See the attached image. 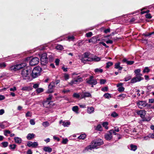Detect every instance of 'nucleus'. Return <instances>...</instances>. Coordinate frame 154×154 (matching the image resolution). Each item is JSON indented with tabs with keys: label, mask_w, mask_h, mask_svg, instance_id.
Masks as SVG:
<instances>
[{
	"label": "nucleus",
	"mask_w": 154,
	"mask_h": 154,
	"mask_svg": "<svg viewBox=\"0 0 154 154\" xmlns=\"http://www.w3.org/2000/svg\"><path fill=\"white\" fill-rule=\"evenodd\" d=\"M137 104L139 108L142 109L144 107H146V102L144 101H140L137 102Z\"/></svg>",
	"instance_id": "1a4fd4ad"
},
{
	"label": "nucleus",
	"mask_w": 154,
	"mask_h": 154,
	"mask_svg": "<svg viewBox=\"0 0 154 154\" xmlns=\"http://www.w3.org/2000/svg\"><path fill=\"white\" fill-rule=\"evenodd\" d=\"M150 71V69L148 68V67H146L144 69H143V73H148Z\"/></svg>",
	"instance_id": "473e14b6"
},
{
	"label": "nucleus",
	"mask_w": 154,
	"mask_h": 154,
	"mask_svg": "<svg viewBox=\"0 0 154 154\" xmlns=\"http://www.w3.org/2000/svg\"><path fill=\"white\" fill-rule=\"evenodd\" d=\"M89 54L88 53L86 52L84 54V56L82 57V58H84L85 59L86 58H87L89 57Z\"/></svg>",
	"instance_id": "c9c22d12"
},
{
	"label": "nucleus",
	"mask_w": 154,
	"mask_h": 154,
	"mask_svg": "<svg viewBox=\"0 0 154 154\" xmlns=\"http://www.w3.org/2000/svg\"><path fill=\"white\" fill-rule=\"evenodd\" d=\"M82 98H84L85 97H91V94L88 92H85L83 95H81Z\"/></svg>",
	"instance_id": "2eb2a0df"
},
{
	"label": "nucleus",
	"mask_w": 154,
	"mask_h": 154,
	"mask_svg": "<svg viewBox=\"0 0 154 154\" xmlns=\"http://www.w3.org/2000/svg\"><path fill=\"white\" fill-rule=\"evenodd\" d=\"M64 77L65 80H67L69 78V75L68 74L65 73L64 74Z\"/></svg>",
	"instance_id": "c03bdc74"
},
{
	"label": "nucleus",
	"mask_w": 154,
	"mask_h": 154,
	"mask_svg": "<svg viewBox=\"0 0 154 154\" xmlns=\"http://www.w3.org/2000/svg\"><path fill=\"white\" fill-rule=\"evenodd\" d=\"M6 66V64L5 63H0V68L3 69L5 68Z\"/></svg>",
	"instance_id": "72a5a7b5"
},
{
	"label": "nucleus",
	"mask_w": 154,
	"mask_h": 154,
	"mask_svg": "<svg viewBox=\"0 0 154 154\" xmlns=\"http://www.w3.org/2000/svg\"><path fill=\"white\" fill-rule=\"evenodd\" d=\"M31 68L30 67H27L22 70L21 75L24 79H26L27 77H29V75L31 73Z\"/></svg>",
	"instance_id": "7ed1b4c3"
},
{
	"label": "nucleus",
	"mask_w": 154,
	"mask_h": 154,
	"mask_svg": "<svg viewBox=\"0 0 154 154\" xmlns=\"http://www.w3.org/2000/svg\"><path fill=\"white\" fill-rule=\"evenodd\" d=\"M146 108L147 109H150V108H153V107L151 106V104H148L146 103Z\"/></svg>",
	"instance_id": "6e6d98bb"
},
{
	"label": "nucleus",
	"mask_w": 154,
	"mask_h": 154,
	"mask_svg": "<svg viewBox=\"0 0 154 154\" xmlns=\"http://www.w3.org/2000/svg\"><path fill=\"white\" fill-rule=\"evenodd\" d=\"M70 125V122H63L62 125L64 127H67Z\"/></svg>",
	"instance_id": "2f4dec72"
},
{
	"label": "nucleus",
	"mask_w": 154,
	"mask_h": 154,
	"mask_svg": "<svg viewBox=\"0 0 154 154\" xmlns=\"http://www.w3.org/2000/svg\"><path fill=\"white\" fill-rule=\"evenodd\" d=\"M35 135V134L33 133H29L28 134L26 137V138L28 140H30L31 139L34 138Z\"/></svg>",
	"instance_id": "a211bd4d"
},
{
	"label": "nucleus",
	"mask_w": 154,
	"mask_h": 154,
	"mask_svg": "<svg viewBox=\"0 0 154 154\" xmlns=\"http://www.w3.org/2000/svg\"><path fill=\"white\" fill-rule=\"evenodd\" d=\"M1 144L2 145V147H6L8 146V143L7 142H2Z\"/></svg>",
	"instance_id": "7c9ffc66"
},
{
	"label": "nucleus",
	"mask_w": 154,
	"mask_h": 154,
	"mask_svg": "<svg viewBox=\"0 0 154 154\" xmlns=\"http://www.w3.org/2000/svg\"><path fill=\"white\" fill-rule=\"evenodd\" d=\"M111 116L113 117H115L118 116V114L115 112H113L111 114Z\"/></svg>",
	"instance_id": "79ce46f5"
},
{
	"label": "nucleus",
	"mask_w": 154,
	"mask_h": 154,
	"mask_svg": "<svg viewBox=\"0 0 154 154\" xmlns=\"http://www.w3.org/2000/svg\"><path fill=\"white\" fill-rule=\"evenodd\" d=\"M15 142L17 143H20L22 142V139L18 137H15L14 138Z\"/></svg>",
	"instance_id": "6ab92c4d"
},
{
	"label": "nucleus",
	"mask_w": 154,
	"mask_h": 154,
	"mask_svg": "<svg viewBox=\"0 0 154 154\" xmlns=\"http://www.w3.org/2000/svg\"><path fill=\"white\" fill-rule=\"evenodd\" d=\"M103 144L102 140L100 139L95 140H93L91 144L93 149L95 148L97 146H100Z\"/></svg>",
	"instance_id": "20e7f679"
},
{
	"label": "nucleus",
	"mask_w": 154,
	"mask_h": 154,
	"mask_svg": "<svg viewBox=\"0 0 154 154\" xmlns=\"http://www.w3.org/2000/svg\"><path fill=\"white\" fill-rule=\"evenodd\" d=\"M20 67H21V69L26 66V63H23L20 64H19Z\"/></svg>",
	"instance_id": "a18cd8bd"
},
{
	"label": "nucleus",
	"mask_w": 154,
	"mask_h": 154,
	"mask_svg": "<svg viewBox=\"0 0 154 154\" xmlns=\"http://www.w3.org/2000/svg\"><path fill=\"white\" fill-rule=\"evenodd\" d=\"M9 147L10 149H15L16 146V145L15 144H10L9 145Z\"/></svg>",
	"instance_id": "e433bc0d"
},
{
	"label": "nucleus",
	"mask_w": 154,
	"mask_h": 154,
	"mask_svg": "<svg viewBox=\"0 0 154 154\" xmlns=\"http://www.w3.org/2000/svg\"><path fill=\"white\" fill-rule=\"evenodd\" d=\"M116 131L114 130H113V129H112L109 131V132H110L111 134L112 135V134H114L115 135H116L117 136V134H118L116 133Z\"/></svg>",
	"instance_id": "ea45409f"
},
{
	"label": "nucleus",
	"mask_w": 154,
	"mask_h": 154,
	"mask_svg": "<svg viewBox=\"0 0 154 154\" xmlns=\"http://www.w3.org/2000/svg\"><path fill=\"white\" fill-rule=\"evenodd\" d=\"M43 125L45 127H46L49 125V123L48 122H44L43 123Z\"/></svg>",
	"instance_id": "de8ad7c7"
},
{
	"label": "nucleus",
	"mask_w": 154,
	"mask_h": 154,
	"mask_svg": "<svg viewBox=\"0 0 154 154\" xmlns=\"http://www.w3.org/2000/svg\"><path fill=\"white\" fill-rule=\"evenodd\" d=\"M113 65V63L112 62L109 61L106 63V68H108Z\"/></svg>",
	"instance_id": "c85d7f7f"
},
{
	"label": "nucleus",
	"mask_w": 154,
	"mask_h": 154,
	"mask_svg": "<svg viewBox=\"0 0 154 154\" xmlns=\"http://www.w3.org/2000/svg\"><path fill=\"white\" fill-rule=\"evenodd\" d=\"M146 112L145 110H142L137 111V114L140 115L141 118H143L145 116Z\"/></svg>",
	"instance_id": "9d476101"
},
{
	"label": "nucleus",
	"mask_w": 154,
	"mask_h": 154,
	"mask_svg": "<svg viewBox=\"0 0 154 154\" xmlns=\"http://www.w3.org/2000/svg\"><path fill=\"white\" fill-rule=\"evenodd\" d=\"M15 66L16 67V68H17V70L21 69V67H20V65L19 64H16V65H15Z\"/></svg>",
	"instance_id": "0e129e2a"
},
{
	"label": "nucleus",
	"mask_w": 154,
	"mask_h": 154,
	"mask_svg": "<svg viewBox=\"0 0 154 154\" xmlns=\"http://www.w3.org/2000/svg\"><path fill=\"white\" fill-rule=\"evenodd\" d=\"M40 61L41 63L43 66H45L48 62V58L46 53H44L41 55Z\"/></svg>",
	"instance_id": "39448f33"
},
{
	"label": "nucleus",
	"mask_w": 154,
	"mask_h": 154,
	"mask_svg": "<svg viewBox=\"0 0 154 154\" xmlns=\"http://www.w3.org/2000/svg\"><path fill=\"white\" fill-rule=\"evenodd\" d=\"M110 29L109 28H108L107 29H105L104 30V32L105 33H107L108 32H110Z\"/></svg>",
	"instance_id": "69168bd1"
},
{
	"label": "nucleus",
	"mask_w": 154,
	"mask_h": 154,
	"mask_svg": "<svg viewBox=\"0 0 154 154\" xmlns=\"http://www.w3.org/2000/svg\"><path fill=\"white\" fill-rule=\"evenodd\" d=\"M103 71V69L100 68H97L94 69L95 73H102Z\"/></svg>",
	"instance_id": "cd10ccee"
},
{
	"label": "nucleus",
	"mask_w": 154,
	"mask_h": 154,
	"mask_svg": "<svg viewBox=\"0 0 154 154\" xmlns=\"http://www.w3.org/2000/svg\"><path fill=\"white\" fill-rule=\"evenodd\" d=\"M73 96L74 97H75L76 98H78L80 97L79 95L76 93H74L73 94Z\"/></svg>",
	"instance_id": "864d4df0"
},
{
	"label": "nucleus",
	"mask_w": 154,
	"mask_h": 154,
	"mask_svg": "<svg viewBox=\"0 0 154 154\" xmlns=\"http://www.w3.org/2000/svg\"><path fill=\"white\" fill-rule=\"evenodd\" d=\"M72 110L73 111L75 112V113H78L79 107L77 106H75L72 107Z\"/></svg>",
	"instance_id": "4be33fe9"
},
{
	"label": "nucleus",
	"mask_w": 154,
	"mask_h": 154,
	"mask_svg": "<svg viewBox=\"0 0 154 154\" xmlns=\"http://www.w3.org/2000/svg\"><path fill=\"white\" fill-rule=\"evenodd\" d=\"M87 111L89 113H91L94 111V108L93 107H88Z\"/></svg>",
	"instance_id": "393cba45"
},
{
	"label": "nucleus",
	"mask_w": 154,
	"mask_h": 154,
	"mask_svg": "<svg viewBox=\"0 0 154 154\" xmlns=\"http://www.w3.org/2000/svg\"><path fill=\"white\" fill-rule=\"evenodd\" d=\"M122 61L126 63L128 65H131L134 63V61H128L125 58L123 59Z\"/></svg>",
	"instance_id": "4468645a"
},
{
	"label": "nucleus",
	"mask_w": 154,
	"mask_h": 154,
	"mask_svg": "<svg viewBox=\"0 0 154 154\" xmlns=\"http://www.w3.org/2000/svg\"><path fill=\"white\" fill-rule=\"evenodd\" d=\"M102 127L100 124L98 125L96 127V129L97 130L101 131Z\"/></svg>",
	"instance_id": "13d9d810"
},
{
	"label": "nucleus",
	"mask_w": 154,
	"mask_h": 154,
	"mask_svg": "<svg viewBox=\"0 0 154 154\" xmlns=\"http://www.w3.org/2000/svg\"><path fill=\"white\" fill-rule=\"evenodd\" d=\"M99 43L100 44H102L103 46L105 47L106 48H108L109 47V46L107 45H106L103 42H100Z\"/></svg>",
	"instance_id": "4d7b16f0"
},
{
	"label": "nucleus",
	"mask_w": 154,
	"mask_h": 154,
	"mask_svg": "<svg viewBox=\"0 0 154 154\" xmlns=\"http://www.w3.org/2000/svg\"><path fill=\"white\" fill-rule=\"evenodd\" d=\"M106 82V80L105 79H100V83L101 85L105 84Z\"/></svg>",
	"instance_id": "8fccbe9b"
},
{
	"label": "nucleus",
	"mask_w": 154,
	"mask_h": 154,
	"mask_svg": "<svg viewBox=\"0 0 154 154\" xmlns=\"http://www.w3.org/2000/svg\"><path fill=\"white\" fill-rule=\"evenodd\" d=\"M93 78L94 76H93L91 75L90 76L89 79H86V80H87V82L88 83L92 85V87H93V85H96L97 83V80H94V82L93 83H91V81H92L94 79H93Z\"/></svg>",
	"instance_id": "6e6552de"
},
{
	"label": "nucleus",
	"mask_w": 154,
	"mask_h": 154,
	"mask_svg": "<svg viewBox=\"0 0 154 154\" xmlns=\"http://www.w3.org/2000/svg\"><path fill=\"white\" fill-rule=\"evenodd\" d=\"M31 58H32V57H27L25 58L24 61L25 62H28V61H29H29L31 60Z\"/></svg>",
	"instance_id": "052dcab7"
},
{
	"label": "nucleus",
	"mask_w": 154,
	"mask_h": 154,
	"mask_svg": "<svg viewBox=\"0 0 154 154\" xmlns=\"http://www.w3.org/2000/svg\"><path fill=\"white\" fill-rule=\"evenodd\" d=\"M120 63L118 62L115 64L114 68L116 69H118L119 71L121 70L123 68V67L121 66L120 65Z\"/></svg>",
	"instance_id": "9b49d317"
},
{
	"label": "nucleus",
	"mask_w": 154,
	"mask_h": 154,
	"mask_svg": "<svg viewBox=\"0 0 154 154\" xmlns=\"http://www.w3.org/2000/svg\"><path fill=\"white\" fill-rule=\"evenodd\" d=\"M27 146H28L29 147H30L31 146L32 147V142L30 141L28 142L27 144Z\"/></svg>",
	"instance_id": "09e8293b"
},
{
	"label": "nucleus",
	"mask_w": 154,
	"mask_h": 154,
	"mask_svg": "<svg viewBox=\"0 0 154 154\" xmlns=\"http://www.w3.org/2000/svg\"><path fill=\"white\" fill-rule=\"evenodd\" d=\"M93 35V33L91 32H89L86 34L85 36L86 37L89 38L91 37Z\"/></svg>",
	"instance_id": "4c0bfd02"
},
{
	"label": "nucleus",
	"mask_w": 154,
	"mask_h": 154,
	"mask_svg": "<svg viewBox=\"0 0 154 154\" xmlns=\"http://www.w3.org/2000/svg\"><path fill=\"white\" fill-rule=\"evenodd\" d=\"M92 61H94L95 62H98L100 61L101 58L100 57L95 56L94 57H92Z\"/></svg>",
	"instance_id": "412c9836"
},
{
	"label": "nucleus",
	"mask_w": 154,
	"mask_h": 154,
	"mask_svg": "<svg viewBox=\"0 0 154 154\" xmlns=\"http://www.w3.org/2000/svg\"><path fill=\"white\" fill-rule=\"evenodd\" d=\"M38 144L37 142H34L32 143V147L34 148H36L38 146Z\"/></svg>",
	"instance_id": "603ef678"
},
{
	"label": "nucleus",
	"mask_w": 154,
	"mask_h": 154,
	"mask_svg": "<svg viewBox=\"0 0 154 154\" xmlns=\"http://www.w3.org/2000/svg\"><path fill=\"white\" fill-rule=\"evenodd\" d=\"M131 150L133 151H135L137 149V146L136 145L131 144L130 145Z\"/></svg>",
	"instance_id": "b1692460"
},
{
	"label": "nucleus",
	"mask_w": 154,
	"mask_h": 154,
	"mask_svg": "<svg viewBox=\"0 0 154 154\" xmlns=\"http://www.w3.org/2000/svg\"><path fill=\"white\" fill-rule=\"evenodd\" d=\"M131 76H129L125 78L124 81L125 82H127L129 80L131 79Z\"/></svg>",
	"instance_id": "e2e57ef3"
},
{
	"label": "nucleus",
	"mask_w": 154,
	"mask_h": 154,
	"mask_svg": "<svg viewBox=\"0 0 154 154\" xmlns=\"http://www.w3.org/2000/svg\"><path fill=\"white\" fill-rule=\"evenodd\" d=\"M142 35L143 36H149L151 35V32L150 33H144L142 34Z\"/></svg>",
	"instance_id": "bf43d9fd"
},
{
	"label": "nucleus",
	"mask_w": 154,
	"mask_h": 154,
	"mask_svg": "<svg viewBox=\"0 0 154 154\" xmlns=\"http://www.w3.org/2000/svg\"><path fill=\"white\" fill-rule=\"evenodd\" d=\"M141 70L140 69H135L134 71L135 77H133L131 80L130 83L133 84L138 82H140L141 80H143L144 78L142 77H138L139 74L141 72Z\"/></svg>",
	"instance_id": "f257e3e1"
},
{
	"label": "nucleus",
	"mask_w": 154,
	"mask_h": 154,
	"mask_svg": "<svg viewBox=\"0 0 154 154\" xmlns=\"http://www.w3.org/2000/svg\"><path fill=\"white\" fill-rule=\"evenodd\" d=\"M147 19H151L152 18V16L150 14H147L145 15Z\"/></svg>",
	"instance_id": "49530a36"
},
{
	"label": "nucleus",
	"mask_w": 154,
	"mask_h": 154,
	"mask_svg": "<svg viewBox=\"0 0 154 154\" xmlns=\"http://www.w3.org/2000/svg\"><path fill=\"white\" fill-rule=\"evenodd\" d=\"M104 96L106 98H109V97H111V95L109 93H105L104 95Z\"/></svg>",
	"instance_id": "37998d69"
},
{
	"label": "nucleus",
	"mask_w": 154,
	"mask_h": 154,
	"mask_svg": "<svg viewBox=\"0 0 154 154\" xmlns=\"http://www.w3.org/2000/svg\"><path fill=\"white\" fill-rule=\"evenodd\" d=\"M68 141V140L67 138L63 139L62 143L63 144H66Z\"/></svg>",
	"instance_id": "3c124183"
},
{
	"label": "nucleus",
	"mask_w": 154,
	"mask_h": 154,
	"mask_svg": "<svg viewBox=\"0 0 154 154\" xmlns=\"http://www.w3.org/2000/svg\"><path fill=\"white\" fill-rule=\"evenodd\" d=\"M59 62H60L59 59H56L55 60V61L56 65L57 66H58L59 64Z\"/></svg>",
	"instance_id": "338daca9"
},
{
	"label": "nucleus",
	"mask_w": 154,
	"mask_h": 154,
	"mask_svg": "<svg viewBox=\"0 0 154 154\" xmlns=\"http://www.w3.org/2000/svg\"><path fill=\"white\" fill-rule=\"evenodd\" d=\"M55 83L54 82H52L50 83L48 86V89L46 92L48 94L54 92L53 88L55 87Z\"/></svg>",
	"instance_id": "0eeeda50"
},
{
	"label": "nucleus",
	"mask_w": 154,
	"mask_h": 154,
	"mask_svg": "<svg viewBox=\"0 0 154 154\" xmlns=\"http://www.w3.org/2000/svg\"><path fill=\"white\" fill-rule=\"evenodd\" d=\"M9 70L12 71L14 72L17 71L15 65L11 66L9 68Z\"/></svg>",
	"instance_id": "a878e982"
},
{
	"label": "nucleus",
	"mask_w": 154,
	"mask_h": 154,
	"mask_svg": "<svg viewBox=\"0 0 154 154\" xmlns=\"http://www.w3.org/2000/svg\"><path fill=\"white\" fill-rule=\"evenodd\" d=\"M43 150L46 152L50 153L52 152V149L49 146H45L43 148Z\"/></svg>",
	"instance_id": "f3484780"
},
{
	"label": "nucleus",
	"mask_w": 154,
	"mask_h": 154,
	"mask_svg": "<svg viewBox=\"0 0 154 154\" xmlns=\"http://www.w3.org/2000/svg\"><path fill=\"white\" fill-rule=\"evenodd\" d=\"M42 69L40 66H36L34 67L31 74V76L33 78L37 77L40 75Z\"/></svg>",
	"instance_id": "f03ea898"
},
{
	"label": "nucleus",
	"mask_w": 154,
	"mask_h": 154,
	"mask_svg": "<svg viewBox=\"0 0 154 154\" xmlns=\"http://www.w3.org/2000/svg\"><path fill=\"white\" fill-rule=\"evenodd\" d=\"M108 125V123L107 122H104L102 124V125L103 127H104L107 130L108 129V127L107 125Z\"/></svg>",
	"instance_id": "bb28decb"
},
{
	"label": "nucleus",
	"mask_w": 154,
	"mask_h": 154,
	"mask_svg": "<svg viewBox=\"0 0 154 154\" xmlns=\"http://www.w3.org/2000/svg\"><path fill=\"white\" fill-rule=\"evenodd\" d=\"M88 59H84V58H81V62L85 64L87 62H92V57H88L87 58Z\"/></svg>",
	"instance_id": "f8f14e48"
},
{
	"label": "nucleus",
	"mask_w": 154,
	"mask_h": 154,
	"mask_svg": "<svg viewBox=\"0 0 154 154\" xmlns=\"http://www.w3.org/2000/svg\"><path fill=\"white\" fill-rule=\"evenodd\" d=\"M92 39L93 43L94 44L96 43L97 42V38H98V37L96 36H94L92 37Z\"/></svg>",
	"instance_id": "c756f323"
},
{
	"label": "nucleus",
	"mask_w": 154,
	"mask_h": 154,
	"mask_svg": "<svg viewBox=\"0 0 154 154\" xmlns=\"http://www.w3.org/2000/svg\"><path fill=\"white\" fill-rule=\"evenodd\" d=\"M92 147H93L91 144L89 146H87L85 148L84 150L83 151V153H85L86 151H88V149L91 150L92 149H93Z\"/></svg>",
	"instance_id": "aec40b11"
},
{
	"label": "nucleus",
	"mask_w": 154,
	"mask_h": 154,
	"mask_svg": "<svg viewBox=\"0 0 154 154\" xmlns=\"http://www.w3.org/2000/svg\"><path fill=\"white\" fill-rule=\"evenodd\" d=\"M49 62H52L53 61V57L52 55L49 56L48 57V58Z\"/></svg>",
	"instance_id": "5fc2aeb1"
},
{
	"label": "nucleus",
	"mask_w": 154,
	"mask_h": 154,
	"mask_svg": "<svg viewBox=\"0 0 154 154\" xmlns=\"http://www.w3.org/2000/svg\"><path fill=\"white\" fill-rule=\"evenodd\" d=\"M39 62V59L37 57H32L29 62V63L31 66H34L37 64Z\"/></svg>",
	"instance_id": "423d86ee"
},
{
	"label": "nucleus",
	"mask_w": 154,
	"mask_h": 154,
	"mask_svg": "<svg viewBox=\"0 0 154 154\" xmlns=\"http://www.w3.org/2000/svg\"><path fill=\"white\" fill-rule=\"evenodd\" d=\"M75 38L74 36H69L68 37V39L69 40H73Z\"/></svg>",
	"instance_id": "774afa93"
},
{
	"label": "nucleus",
	"mask_w": 154,
	"mask_h": 154,
	"mask_svg": "<svg viewBox=\"0 0 154 154\" xmlns=\"http://www.w3.org/2000/svg\"><path fill=\"white\" fill-rule=\"evenodd\" d=\"M125 90V88L122 86L119 87L118 89V90L119 92L123 91Z\"/></svg>",
	"instance_id": "a19ab883"
},
{
	"label": "nucleus",
	"mask_w": 154,
	"mask_h": 154,
	"mask_svg": "<svg viewBox=\"0 0 154 154\" xmlns=\"http://www.w3.org/2000/svg\"><path fill=\"white\" fill-rule=\"evenodd\" d=\"M36 91L38 93H39L43 91V89L42 88H38L36 90Z\"/></svg>",
	"instance_id": "58836bf2"
},
{
	"label": "nucleus",
	"mask_w": 154,
	"mask_h": 154,
	"mask_svg": "<svg viewBox=\"0 0 154 154\" xmlns=\"http://www.w3.org/2000/svg\"><path fill=\"white\" fill-rule=\"evenodd\" d=\"M56 49L57 50H61L63 49V46L61 45H57L56 47Z\"/></svg>",
	"instance_id": "f704fd0d"
},
{
	"label": "nucleus",
	"mask_w": 154,
	"mask_h": 154,
	"mask_svg": "<svg viewBox=\"0 0 154 154\" xmlns=\"http://www.w3.org/2000/svg\"><path fill=\"white\" fill-rule=\"evenodd\" d=\"M11 134V131L8 130H6L4 132V134L5 136H7V134Z\"/></svg>",
	"instance_id": "680f3d73"
},
{
	"label": "nucleus",
	"mask_w": 154,
	"mask_h": 154,
	"mask_svg": "<svg viewBox=\"0 0 154 154\" xmlns=\"http://www.w3.org/2000/svg\"><path fill=\"white\" fill-rule=\"evenodd\" d=\"M53 96L51 94H49L48 95V97L46 99V100L45 101H44L43 102H44V105L47 103H50L51 101H49L50 100H51L52 98V97Z\"/></svg>",
	"instance_id": "dca6fc26"
},
{
	"label": "nucleus",
	"mask_w": 154,
	"mask_h": 154,
	"mask_svg": "<svg viewBox=\"0 0 154 154\" xmlns=\"http://www.w3.org/2000/svg\"><path fill=\"white\" fill-rule=\"evenodd\" d=\"M112 136L110 132H109V133L105 135V139L107 140H110L112 138Z\"/></svg>",
	"instance_id": "ddd939ff"
},
{
	"label": "nucleus",
	"mask_w": 154,
	"mask_h": 154,
	"mask_svg": "<svg viewBox=\"0 0 154 154\" xmlns=\"http://www.w3.org/2000/svg\"><path fill=\"white\" fill-rule=\"evenodd\" d=\"M86 137V134H81L78 137V138L79 139H84Z\"/></svg>",
	"instance_id": "5701e85b"
}]
</instances>
